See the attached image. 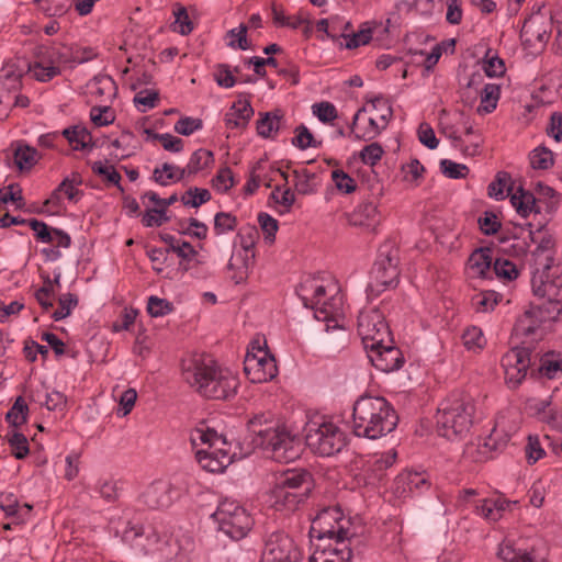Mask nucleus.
<instances>
[{
    "label": "nucleus",
    "mask_w": 562,
    "mask_h": 562,
    "mask_svg": "<svg viewBox=\"0 0 562 562\" xmlns=\"http://www.w3.org/2000/svg\"><path fill=\"white\" fill-rule=\"evenodd\" d=\"M183 380L200 395L212 400H228L238 389V376L222 368L211 357L196 355L182 362Z\"/></svg>",
    "instance_id": "nucleus-1"
},
{
    "label": "nucleus",
    "mask_w": 562,
    "mask_h": 562,
    "mask_svg": "<svg viewBox=\"0 0 562 562\" xmlns=\"http://www.w3.org/2000/svg\"><path fill=\"white\" fill-rule=\"evenodd\" d=\"M303 305L314 311L316 319L326 324V330L344 329L346 313L344 295L331 280L307 277L296 288Z\"/></svg>",
    "instance_id": "nucleus-2"
},
{
    "label": "nucleus",
    "mask_w": 562,
    "mask_h": 562,
    "mask_svg": "<svg viewBox=\"0 0 562 562\" xmlns=\"http://www.w3.org/2000/svg\"><path fill=\"white\" fill-rule=\"evenodd\" d=\"M122 540L137 554L156 555L159 562H192L194 541L190 536L164 540L153 527L128 522L122 531Z\"/></svg>",
    "instance_id": "nucleus-3"
},
{
    "label": "nucleus",
    "mask_w": 562,
    "mask_h": 562,
    "mask_svg": "<svg viewBox=\"0 0 562 562\" xmlns=\"http://www.w3.org/2000/svg\"><path fill=\"white\" fill-rule=\"evenodd\" d=\"M398 423L393 405L383 396L361 395L352 406V430L357 437L375 440L392 432Z\"/></svg>",
    "instance_id": "nucleus-4"
},
{
    "label": "nucleus",
    "mask_w": 562,
    "mask_h": 562,
    "mask_svg": "<svg viewBox=\"0 0 562 562\" xmlns=\"http://www.w3.org/2000/svg\"><path fill=\"white\" fill-rule=\"evenodd\" d=\"M255 442L271 452L278 462H291L301 453V439L285 423L256 416L249 422Z\"/></svg>",
    "instance_id": "nucleus-5"
},
{
    "label": "nucleus",
    "mask_w": 562,
    "mask_h": 562,
    "mask_svg": "<svg viewBox=\"0 0 562 562\" xmlns=\"http://www.w3.org/2000/svg\"><path fill=\"white\" fill-rule=\"evenodd\" d=\"M189 439L195 450L196 461L205 471L220 473L231 464V445L206 423H199L191 429Z\"/></svg>",
    "instance_id": "nucleus-6"
},
{
    "label": "nucleus",
    "mask_w": 562,
    "mask_h": 562,
    "mask_svg": "<svg viewBox=\"0 0 562 562\" xmlns=\"http://www.w3.org/2000/svg\"><path fill=\"white\" fill-rule=\"evenodd\" d=\"M475 412L473 398L463 392H453L439 405L436 416L437 430L449 440L469 434Z\"/></svg>",
    "instance_id": "nucleus-7"
},
{
    "label": "nucleus",
    "mask_w": 562,
    "mask_h": 562,
    "mask_svg": "<svg viewBox=\"0 0 562 562\" xmlns=\"http://www.w3.org/2000/svg\"><path fill=\"white\" fill-rule=\"evenodd\" d=\"M311 490L312 477L307 471L288 470L274 477L268 503L278 512H294L306 501Z\"/></svg>",
    "instance_id": "nucleus-8"
},
{
    "label": "nucleus",
    "mask_w": 562,
    "mask_h": 562,
    "mask_svg": "<svg viewBox=\"0 0 562 562\" xmlns=\"http://www.w3.org/2000/svg\"><path fill=\"white\" fill-rule=\"evenodd\" d=\"M393 111L387 100L375 98L359 109L352 120L351 133L357 139L372 140L386 128Z\"/></svg>",
    "instance_id": "nucleus-9"
},
{
    "label": "nucleus",
    "mask_w": 562,
    "mask_h": 562,
    "mask_svg": "<svg viewBox=\"0 0 562 562\" xmlns=\"http://www.w3.org/2000/svg\"><path fill=\"white\" fill-rule=\"evenodd\" d=\"M305 441L314 453L330 457L346 446V434L333 420L321 417L306 424Z\"/></svg>",
    "instance_id": "nucleus-10"
},
{
    "label": "nucleus",
    "mask_w": 562,
    "mask_h": 562,
    "mask_svg": "<svg viewBox=\"0 0 562 562\" xmlns=\"http://www.w3.org/2000/svg\"><path fill=\"white\" fill-rule=\"evenodd\" d=\"M398 251L391 245L382 246L373 263L367 291L371 295L393 289L398 283Z\"/></svg>",
    "instance_id": "nucleus-11"
},
{
    "label": "nucleus",
    "mask_w": 562,
    "mask_h": 562,
    "mask_svg": "<svg viewBox=\"0 0 562 562\" xmlns=\"http://www.w3.org/2000/svg\"><path fill=\"white\" fill-rule=\"evenodd\" d=\"M350 526V519L339 507L324 508L312 520L311 542L350 539L352 536Z\"/></svg>",
    "instance_id": "nucleus-12"
},
{
    "label": "nucleus",
    "mask_w": 562,
    "mask_h": 562,
    "mask_svg": "<svg viewBox=\"0 0 562 562\" xmlns=\"http://www.w3.org/2000/svg\"><path fill=\"white\" fill-rule=\"evenodd\" d=\"M213 517L218 524V529L233 540L245 538L254 526L250 514L232 499L222 501Z\"/></svg>",
    "instance_id": "nucleus-13"
},
{
    "label": "nucleus",
    "mask_w": 562,
    "mask_h": 562,
    "mask_svg": "<svg viewBox=\"0 0 562 562\" xmlns=\"http://www.w3.org/2000/svg\"><path fill=\"white\" fill-rule=\"evenodd\" d=\"M496 555L502 562H547L549 550L540 539H505Z\"/></svg>",
    "instance_id": "nucleus-14"
},
{
    "label": "nucleus",
    "mask_w": 562,
    "mask_h": 562,
    "mask_svg": "<svg viewBox=\"0 0 562 562\" xmlns=\"http://www.w3.org/2000/svg\"><path fill=\"white\" fill-rule=\"evenodd\" d=\"M358 334L367 350L373 349L375 346L381 347L383 344L393 342L384 315L378 308L360 312L358 316Z\"/></svg>",
    "instance_id": "nucleus-15"
},
{
    "label": "nucleus",
    "mask_w": 562,
    "mask_h": 562,
    "mask_svg": "<svg viewBox=\"0 0 562 562\" xmlns=\"http://www.w3.org/2000/svg\"><path fill=\"white\" fill-rule=\"evenodd\" d=\"M302 553L294 540L282 531L267 536L260 562H300Z\"/></svg>",
    "instance_id": "nucleus-16"
},
{
    "label": "nucleus",
    "mask_w": 562,
    "mask_h": 562,
    "mask_svg": "<svg viewBox=\"0 0 562 562\" xmlns=\"http://www.w3.org/2000/svg\"><path fill=\"white\" fill-rule=\"evenodd\" d=\"M244 371L252 383L271 381L278 374V367L273 356L261 347L248 350L244 360Z\"/></svg>",
    "instance_id": "nucleus-17"
},
{
    "label": "nucleus",
    "mask_w": 562,
    "mask_h": 562,
    "mask_svg": "<svg viewBox=\"0 0 562 562\" xmlns=\"http://www.w3.org/2000/svg\"><path fill=\"white\" fill-rule=\"evenodd\" d=\"M530 362V352L526 348H513L503 356L505 382L510 389L517 387L525 380Z\"/></svg>",
    "instance_id": "nucleus-18"
},
{
    "label": "nucleus",
    "mask_w": 562,
    "mask_h": 562,
    "mask_svg": "<svg viewBox=\"0 0 562 562\" xmlns=\"http://www.w3.org/2000/svg\"><path fill=\"white\" fill-rule=\"evenodd\" d=\"M349 539L312 542L310 562H350Z\"/></svg>",
    "instance_id": "nucleus-19"
},
{
    "label": "nucleus",
    "mask_w": 562,
    "mask_h": 562,
    "mask_svg": "<svg viewBox=\"0 0 562 562\" xmlns=\"http://www.w3.org/2000/svg\"><path fill=\"white\" fill-rule=\"evenodd\" d=\"M181 495V490L168 481H155L143 493V502L150 509L169 507Z\"/></svg>",
    "instance_id": "nucleus-20"
},
{
    "label": "nucleus",
    "mask_w": 562,
    "mask_h": 562,
    "mask_svg": "<svg viewBox=\"0 0 562 562\" xmlns=\"http://www.w3.org/2000/svg\"><path fill=\"white\" fill-rule=\"evenodd\" d=\"M24 72L25 65H21L20 61H8L0 69V106L9 108L11 93H16L21 89Z\"/></svg>",
    "instance_id": "nucleus-21"
},
{
    "label": "nucleus",
    "mask_w": 562,
    "mask_h": 562,
    "mask_svg": "<svg viewBox=\"0 0 562 562\" xmlns=\"http://www.w3.org/2000/svg\"><path fill=\"white\" fill-rule=\"evenodd\" d=\"M430 482L425 473L405 471L400 473L393 484V493L401 498L419 495L428 491Z\"/></svg>",
    "instance_id": "nucleus-22"
},
{
    "label": "nucleus",
    "mask_w": 562,
    "mask_h": 562,
    "mask_svg": "<svg viewBox=\"0 0 562 562\" xmlns=\"http://www.w3.org/2000/svg\"><path fill=\"white\" fill-rule=\"evenodd\" d=\"M368 357L372 364L382 372H393L402 368L404 357L402 351L392 344H383L369 349Z\"/></svg>",
    "instance_id": "nucleus-23"
},
{
    "label": "nucleus",
    "mask_w": 562,
    "mask_h": 562,
    "mask_svg": "<svg viewBox=\"0 0 562 562\" xmlns=\"http://www.w3.org/2000/svg\"><path fill=\"white\" fill-rule=\"evenodd\" d=\"M440 132L448 137L452 146L460 150L464 156L473 157L480 153L482 146V139L475 136V140L470 144H465V139L462 137L460 125L458 124V115L454 120H440Z\"/></svg>",
    "instance_id": "nucleus-24"
},
{
    "label": "nucleus",
    "mask_w": 562,
    "mask_h": 562,
    "mask_svg": "<svg viewBox=\"0 0 562 562\" xmlns=\"http://www.w3.org/2000/svg\"><path fill=\"white\" fill-rule=\"evenodd\" d=\"M525 407L531 416L551 428L557 429L562 426V416L558 411L551 407V401L549 398H528Z\"/></svg>",
    "instance_id": "nucleus-25"
},
{
    "label": "nucleus",
    "mask_w": 562,
    "mask_h": 562,
    "mask_svg": "<svg viewBox=\"0 0 562 562\" xmlns=\"http://www.w3.org/2000/svg\"><path fill=\"white\" fill-rule=\"evenodd\" d=\"M520 37L528 45L544 43L549 38V25L546 16L535 13L526 19L520 31Z\"/></svg>",
    "instance_id": "nucleus-26"
},
{
    "label": "nucleus",
    "mask_w": 562,
    "mask_h": 562,
    "mask_svg": "<svg viewBox=\"0 0 562 562\" xmlns=\"http://www.w3.org/2000/svg\"><path fill=\"white\" fill-rule=\"evenodd\" d=\"M348 222L356 227L375 231L376 226L380 224L378 205L370 201L359 203L348 215Z\"/></svg>",
    "instance_id": "nucleus-27"
},
{
    "label": "nucleus",
    "mask_w": 562,
    "mask_h": 562,
    "mask_svg": "<svg viewBox=\"0 0 562 562\" xmlns=\"http://www.w3.org/2000/svg\"><path fill=\"white\" fill-rule=\"evenodd\" d=\"M510 502L502 496L482 498L473 503V512L487 522L498 521L509 508Z\"/></svg>",
    "instance_id": "nucleus-28"
},
{
    "label": "nucleus",
    "mask_w": 562,
    "mask_h": 562,
    "mask_svg": "<svg viewBox=\"0 0 562 562\" xmlns=\"http://www.w3.org/2000/svg\"><path fill=\"white\" fill-rule=\"evenodd\" d=\"M533 292L548 301L552 313H562V277L541 281L539 285L533 283Z\"/></svg>",
    "instance_id": "nucleus-29"
},
{
    "label": "nucleus",
    "mask_w": 562,
    "mask_h": 562,
    "mask_svg": "<svg viewBox=\"0 0 562 562\" xmlns=\"http://www.w3.org/2000/svg\"><path fill=\"white\" fill-rule=\"evenodd\" d=\"M252 115L254 109L250 102L247 100H238L234 102L226 112L224 121L228 128H244Z\"/></svg>",
    "instance_id": "nucleus-30"
},
{
    "label": "nucleus",
    "mask_w": 562,
    "mask_h": 562,
    "mask_svg": "<svg viewBox=\"0 0 562 562\" xmlns=\"http://www.w3.org/2000/svg\"><path fill=\"white\" fill-rule=\"evenodd\" d=\"M0 508L9 517H14L19 524L29 519L32 505L24 503L20 504L18 497L11 492H2L0 494Z\"/></svg>",
    "instance_id": "nucleus-31"
},
{
    "label": "nucleus",
    "mask_w": 562,
    "mask_h": 562,
    "mask_svg": "<svg viewBox=\"0 0 562 562\" xmlns=\"http://www.w3.org/2000/svg\"><path fill=\"white\" fill-rule=\"evenodd\" d=\"M492 250L488 247L475 249L468 259V270L472 277L484 278L492 266Z\"/></svg>",
    "instance_id": "nucleus-32"
},
{
    "label": "nucleus",
    "mask_w": 562,
    "mask_h": 562,
    "mask_svg": "<svg viewBox=\"0 0 562 562\" xmlns=\"http://www.w3.org/2000/svg\"><path fill=\"white\" fill-rule=\"evenodd\" d=\"M74 150H85L93 146L92 135L83 125H72L61 132Z\"/></svg>",
    "instance_id": "nucleus-33"
},
{
    "label": "nucleus",
    "mask_w": 562,
    "mask_h": 562,
    "mask_svg": "<svg viewBox=\"0 0 562 562\" xmlns=\"http://www.w3.org/2000/svg\"><path fill=\"white\" fill-rule=\"evenodd\" d=\"M510 203L521 217H528L531 213H539L535 195L519 187L510 194Z\"/></svg>",
    "instance_id": "nucleus-34"
},
{
    "label": "nucleus",
    "mask_w": 562,
    "mask_h": 562,
    "mask_svg": "<svg viewBox=\"0 0 562 562\" xmlns=\"http://www.w3.org/2000/svg\"><path fill=\"white\" fill-rule=\"evenodd\" d=\"M254 263L255 260L251 259V255L246 254L243 257L239 254H233L227 265L228 270L232 271L231 279L236 284L244 282L248 278Z\"/></svg>",
    "instance_id": "nucleus-35"
},
{
    "label": "nucleus",
    "mask_w": 562,
    "mask_h": 562,
    "mask_svg": "<svg viewBox=\"0 0 562 562\" xmlns=\"http://www.w3.org/2000/svg\"><path fill=\"white\" fill-rule=\"evenodd\" d=\"M43 55L50 64L58 67L59 72L65 68L75 67L71 46L55 45L47 48Z\"/></svg>",
    "instance_id": "nucleus-36"
},
{
    "label": "nucleus",
    "mask_w": 562,
    "mask_h": 562,
    "mask_svg": "<svg viewBox=\"0 0 562 562\" xmlns=\"http://www.w3.org/2000/svg\"><path fill=\"white\" fill-rule=\"evenodd\" d=\"M397 458V452L394 449L373 454L368 461L367 467L374 479H381L383 472L391 468Z\"/></svg>",
    "instance_id": "nucleus-37"
},
{
    "label": "nucleus",
    "mask_w": 562,
    "mask_h": 562,
    "mask_svg": "<svg viewBox=\"0 0 562 562\" xmlns=\"http://www.w3.org/2000/svg\"><path fill=\"white\" fill-rule=\"evenodd\" d=\"M186 177L183 168L169 162H165L160 167L155 168L153 172L154 180L160 186H169L170 183L179 182Z\"/></svg>",
    "instance_id": "nucleus-38"
},
{
    "label": "nucleus",
    "mask_w": 562,
    "mask_h": 562,
    "mask_svg": "<svg viewBox=\"0 0 562 562\" xmlns=\"http://www.w3.org/2000/svg\"><path fill=\"white\" fill-rule=\"evenodd\" d=\"M214 164V155L211 150L200 148L192 153L186 167V176L196 175L199 171L210 168Z\"/></svg>",
    "instance_id": "nucleus-39"
},
{
    "label": "nucleus",
    "mask_w": 562,
    "mask_h": 562,
    "mask_svg": "<svg viewBox=\"0 0 562 562\" xmlns=\"http://www.w3.org/2000/svg\"><path fill=\"white\" fill-rule=\"evenodd\" d=\"M501 87L496 83H485L480 92V104L476 109L479 114L492 113L499 101Z\"/></svg>",
    "instance_id": "nucleus-40"
},
{
    "label": "nucleus",
    "mask_w": 562,
    "mask_h": 562,
    "mask_svg": "<svg viewBox=\"0 0 562 562\" xmlns=\"http://www.w3.org/2000/svg\"><path fill=\"white\" fill-rule=\"evenodd\" d=\"M27 71L34 79L41 82H48L61 74L58 67L50 64L44 55L33 65H29Z\"/></svg>",
    "instance_id": "nucleus-41"
},
{
    "label": "nucleus",
    "mask_w": 562,
    "mask_h": 562,
    "mask_svg": "<svg viewBox=\"0 0 562 562\" xmlns=\"http://www.w3.org/2000/svg\"><path fill=\"white\" fill-rule=\"evenodd\" d=\"M543 322L542 307H532L526 311L518 321V328L527 336L538 331Z\"/></svg>",
    "instance_id": "nucleus-42"
},
{
    "label": "nucleus",
    "mask_w": 562,
    "mask_h": 562,
    "mask_svg": "<svg viewBox=\"0 0 562 562\" xmlns=\"http://www.w3.org/2000/svg\"><path fill=\"white\" fill-rule=\"evenodd\" d=\"M41 158L38 151L26 144H19L14 150V162L23 170H30Z\"/></svg>",
    "instance_id": "nucleus-43"
},
{
    "label": "nucleus",
    "mask_w": 562,
    "mask_h": 562,
    "mask_svg": "<svg viewBox=\"0 0 562 562\" xmlns=\"http://www.w3.org/2000/svg\"><path fill=\"white\" fill-rule=\"evenodd\" d=\"M282 115L280 111L267 112L257 121L258 135L273 137L280 128Z\"/></svg>",
    "instance_id": "nucleus-44"
},
{
    "label": "nucleus",
    "mask_w": 562,
    "mask_h": 562,
    "mask_svg": "<svg viewBox=\"0 0 562 562\" xmlns=\"http://www.w3.org/2000/svg\"><path fill=\"white\" fill-rule=\"evenodd\" d=\"M90 89L93 95L102 98L103 101L111 100L116 93L114 80L106 75L95 76L91 82Z\"/></svg>",
    "instance_id": "nucleus-45"
},
{
    "label": "nucleus",
    "mask_w": 562,
    "mask_h": 562,
    "mask_svg": "<svg viewBox=\"0 0 562 562\" xmlns=\"http://www.w3.org/2000/svg\"><path fill=\"white\" fill-rule=\"evenodd\" d=\"M482 69L490 78L501 77L505 74L506 67L498 54L493 49H487L482 61Z\"/></svg>",
    "instance_id": "nucleus-46"
},
{
    "label": "nucleus",
    "mask_w": 562,
    "mask_h": 562,
    "mask_svg": "<svg viewBox=\"0 0 562 562\" xmlns=\"http://www.w3.org/2000/svg\"><path fill=\"white\" fill-rule=\"evenodd\" d=\"M539 372L548 379H554L562 373V358L560 353L548 352L540 359Z\"/></svg>",
    "instance_id": "nucleus-47"
},
{
    "label": "nucleus",
    "mask_w": 562,
    "mask_h": 562,
    "mask_svg": "<svg viewBox=\"0 0 562 562\" xmlns=\"http://www.w3.org/2000/svg\"><path fill=\"white\" fill-rule=\"evenodd\" d=\"M293 177L297 193L307 195L316 191V184L314 182L315 173L305 168H301L293 170Z\"/></svg>",
    "instance_id": "nucleus-48"
},
{
    "label": "nucleus",
    "mask_w": 562,
    "mask_h": 562,
    "mask_svg": "<svg viewBox=\"0 0 562 562\" xmlns=\"http://www.w3.org/2000/svg\"><path fill=\"white\" fill-rule=\"evenodd\" d=\"M509 183L510 176L507 172H498L495 180L488 184V195L497 201L504 200L512 194L513 188Z\"/></svg>",
    "instance_id": "nucleus-49"
},
{
    "label": "nucleus",
    "mask_w": 562,
    "mask_h": 562,
    "mask_svg": "<svg viewBox=\"0 0 562 562\" xmlns=\"http://www.w3.org/2000/svg\"><path fill=\"white\" fill-rule=\"evenodd\" d=\"M239 237V248L236 249L233 254H239L243 257L245 255H251V259L255 260L256 251L255 246L258 240L259 234L255 227H249L247 229L241 231L238 234Z\"/></svg>",
    "instance_id": "nucleus-50"
},
{
    "label": "nucleus",
    "mask_w": 562,
    "mask_h": 562,
    "mask_svg": "<svg viewBox=\"0 0 562 562\" xmlns=\"http://www.w3.org/2000/svg\"><path fill=\"white\" fill-rule=\"evenodd\" d=\"M147 139L157 140L161 144L162 148L170 153H180L183 150V140L169 133H155L150 130H145Z\"/></svg>",
    "instance_id": "nucleus-51"
},
{
    "label": "nucleus",
    "mask_w": 562,
    "mask_h": 562,
    "mask_svg": "<svg viewBox=\"0 0 562 562\" xmlns=\"http://www.w3.org/2000/svg\"><path fill=\"white\" fill-rule=\"evenodd\" d=\"M529 161L533 169L548 170L554 164L553 153L544 146H538L530 151Z\"/></svg>",
    "instance_id": "nucleus-52"
},
{
    "label": "nucleus",
    "mask_w": 562,
    "mask_h": 562,
    "mask_svg": "<svg viewBox=\"0 0 562 562\" xmlns=\"http://www.w3.org/2000/svg\"><path fill=\"white\" fill-rule=\"evenodd\" d=\"M43 278V285L36 290L35 297L44 311H49L54 306L55 289L54 282L48 274Z\"/></svg>",
    "instance_id": "nucleus-53"
},
{
    "label": "nucleus",
    "mask_w": 562,
    "mask_h": 562,
    "mask_svg": "<svg viewBox=\"0 0 562 562\" xmlns=\"http://www.w3.org/2000/svg\"><path fill=\"white\" fill-rule=\"evenodd\" d=\"M493 270L503 282H510L519 276L517 266L506 258H497L493 263Z\"/></svg>",
    "instance_id": "nucleus-54"
},
{
    "label": "nucleus",
    "mask_w": 562,
    "mask_h": 562,
    "mask_svg": "<svg viewBox=\"0 0 562 562\" xmlns=\"http://www.w3.org/2000/svg\"><path fill=\"white\" fill-rule=\"evenodd\" d=\"M462 341L464 347L473 352L482 350L486 345L482 329L476 326H471L464 330Z\"/></svg>",
    "instance_id": "nucleus-55"
},
{
    "label": "nucleus",
    "mask_w": 562,
    "mask_h": 562,
    "mask_svg": "<svg viewBox=\"0 0 562 562\" xmlns=\"http://www.w3.org/2000/svg\"><path fill=\"white\" fill-rule=\"evenodd\" d=\"M29 407L22 396H19L5 415L7 422L13 427L22 426L27 422Z\"/></svg>",
    "instance_id": "nucleus-56"
},
{
    "label": "nucleus",
    "mask_w": 562,
    "mask_h": 562,
    "mask_svg": "<svg viewBox=\"0 0 562 562\" xmlns=\"http://www.w3.org/2000/svg\"><path fill=\"white\" fill-rule=\"evenodd\" d=\"M293 146L301 150L310 147L317 148L321 146V142H317L311 131L305 125H299L295 128V136L292 138Z\"/></svg>",
    "instance_id": "nucleus-57"
},
{
    "label": "nucleus",
    "mask_w": 562,
    "mask_h": 562,
    "mask_svg": "<svg viewBox=\"0 0 562 562\" xmlns=\"http://www.w3.org/2000/svg\"><path fill=\"white\" fill-rule=\"evenodd\" d=\"M342 21L338 16L330 19H322L316 23V29L318 32H322L323 35L319 36L321 41L326 38L336 40L340 37L339 30Z\"/></svg>",
    "instance_id": "nucleus-58"
},
{
    "label": "nucleus",
    "mask_w": 562,
    "mask_h": 562,
    "mask_svg": "<svg viewBox=\"0 0 562 562\" xmlns=\"http://www.w3.org/2000/svg\"><path fill=\"white\" fill-rule=\"evenodd\" d=\"M7 437L12 454L19 460L24 459L30 452L27 438L18 431H12Z\"/></svg>",
    "instance_id": "nucleus-59"
},
{
    "label": "nucleus",
    "mask_w": 562,
    "mask_h": 562,
    "mask_svg": "<svg viewBox=\"0 0 562 562\" xmlns=\"http://www.w3.org/2000/svg\"><path fill=\"white\" fill-rule=\"evenodd\" d=\"M312 113L324 124H331L338 117L336 106L328 101L314 103Z\"/></svg>",
    "instance_id": "nucleus-60"
},
{
    "label": "nucleus",
    "mask_w": 562,
    "mask_h": 562,
    "mask_svg": "<svg viewBox=\"0 0 562 562\" xmlns=\"http://www.w3.org/2000/svg\"><path fill=\"white\" fill-rule=\"evenodd\" d=\"M211 200V193L207 189L190 188L181 198L183 205L198 207Z\"/></svg>",
    "instance_id": "nucleus-61"
},
{
    "label": "nucleus",
    "mask_w": 562,
    "mask_h": 562,
    "mask_svg": "<svg viewBox=\"0 0 562 562\" xmlns=\"http://www.w3.org/2000/svg\"><path fill=\"white\" fill-rule=\"evenodd\" d=\"M90 120L98 127L108 126L114 122L115 112L108 105L92 106L90 110Z\"/></svg>",
    "instance_id": "nucleus-62"
},
{
    "label": "nucleus",
    "mask_w": 562,
    "mask_h": 562,
    "mask_svg": "<svg viewBox=\"0 0 562 562\" xmlns=\"http://www.w3.org/2000/svg\"><path fill=\"white\" fill-rule=\"evenodd\" d=\"M78 299L75 294L66 293L60 295L58 300V308L54 311L52 317L55 321H61L70 315L71 311L77 306Z\"/></svg>",
    "instance_id": "nucleus-63"
},
{
    "label": "nucleus",
    "mask_w": 562,
    "mask_h": 562,
    "mask_svg": "<svg viewBox=\"0 0 562 562\" xmlns=\"http://www.w3.org/2000/svg\"><path fill=\"white\" fill-rule=\"evenodd\" d=\"M331 180L336 189L345 194L352 193L357 188L355 179L341 169L333 170Z\"/></svg>",
    "instance_id": "nucleus-64"
}]
</instances>
